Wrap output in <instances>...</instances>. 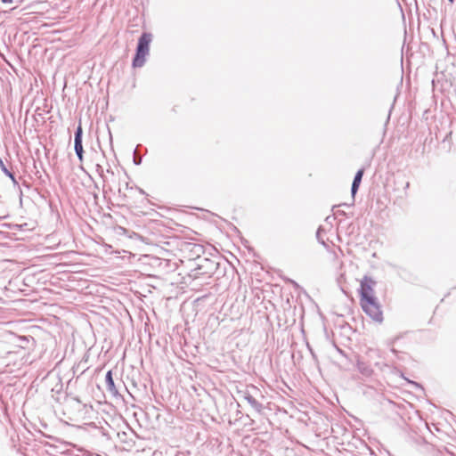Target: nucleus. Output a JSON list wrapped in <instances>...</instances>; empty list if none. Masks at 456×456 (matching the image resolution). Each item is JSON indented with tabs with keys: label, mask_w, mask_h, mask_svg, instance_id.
Here are the masks:
<instances>
[{
	"label": "nucleus",
	"mask_w": 456,
	"mask_h": 456,
	"mask_svg": "<svg viewBox=\"0 0 456 456\" xmlns=\"http://www.w3.org/2000/svg\"><path fill=\"white\" fill-rule=\"evenodd\" d=\"M378 282L370 276L365 275L359 280V305L362 312L373 322L381 323L384 320L382 305L377 297Z\"/></svg>",
	"instance_id": "f257e3e1"
},
{
	"label": "nucleus",
	"mask_w": 456,
	"mask_h": 456,
	"mask_svg": "<svg viewBox=\"0 0 456 456\" xmlns=\"http://www.w3.org/2000/svg\"><path fill=\"white\" fill-rule=\"evenodd\" d=\"M152 37L150 33H143L138 40L136 54L133 60V67H142L150 51Z\"/></svg>",
	"instance_id": "f03ea898"
},
{
	"label": "nucleus",
	"mask_w": 456,
	"mask_h": 456,
	"mask_svg": "<svg viewBox=\"0 0 456 456\" xmlns=\"http://www.w3.org/2000/svg\"><path fill=\"white\" fill-rule=\"evenodd\" d=\"M82 134H83V129H82L81 123L79 122V125L77 128V132L75 134V151H76V153L80 160L83 159V153H84L83 145H82Z\"/></svg>",
	"instance_id": "7ed1b4c3"
},
{
	"label": "nucleus",
	"mask_w": 456,
	"mask_h": 456,
	"mask_svg": "<svg viewBox=\"0 0 456 456\" xmlns=\"http://www.w3.org/2000/svg\"><path fill=\"white\" fill-rule=\"evenodd\" d=\"M363 173H364V170L363 169H360L355 176H354V179L353 181V184H352V194L354 195L360 186V183L362 182V175H363Z\"/></svg>",
	"instance_id": "20e7f679"
},
{
	"label": "nucleus",
	"mask_w": 456,
	"mask_h": 456,
	"mask_svg": "<svg viewBox=\"0 0 456 456\" xmlns=\"http://www.w3.org/2000/svg\"><path fill=\"white\" fill-rule=\"evenodd\" d=\"M357 368L364 375L369 376L372 373V369L370 368V366L365 364L363 362L357 361Z\"/></svg>",
	"instance_id": "39448f33"
},
{
	"label": "nucleus",
	"mask_w": 456,
	"mask_h": 456,
	"mask_svg": "<svg viewBox=\"0 0 456 456\" xmlns=\"http://www.w3.org/2000/svg\"><path fill=\"white\" fill-rule=\"evenodd\" d=\"M106 383L108 385V387L110 391L115 389V384L112 378V371L109 370L106 374Z\"/></svg>",
	"instance_id": "423d86ee"
},
{
	"label": "nucleus",
	"mask_w": 456,
	"mask_h": 456,
	"mask_svg": "<svg viewBox=\"0 0 456 456\" xmlns=\"http://www.w3.org/2000/svg\"><path fill=\"white\" fill-rule=\"evenodd\" d=\"M12 0H2V3L4 4H11Z\"/></svg>",
	"instance_id": "0eeeda50"
}]
</instances>
